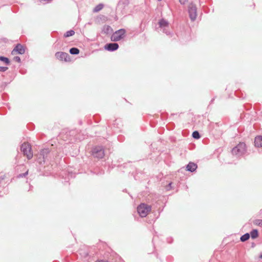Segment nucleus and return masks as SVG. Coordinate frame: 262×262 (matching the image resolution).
I'll return each instance as SVG.
<instances>
[{"label": "nucleus", "instance_id": "1", "mask_svg": "<svg viewBox=\"0 0 262 262\" xmlns=\"http://www.w3.org/2000/svg\"><path fill=\"white\" fill-rule=\"evenodd\" d=\"M151 206L145 204H141L137 208V211L142 217L147 216L148 213L151 211Z\"/></svg>", "mask_w": 262, "mask_h": 262}, {"label": "nucleus", "instance_id": "2", "mask_svg": "<svg viewBox=\"0 0 262 262\" xmlns=\"http://www.w3.org/2000/svg\"><path fill=\"white\" fill-rule=\"evenodd\" d=\"M126 30L124 29H119L113 33L111 37L112 41H118L125 36Z\"/></svg>", "mask_w": 262, "mask_h": 262}, {"label": "nucleus", "instance_id": "3", "mask_svg": "<svg viewBox=\"0 0 262 262\" xmlns=\"http://www.w3.org/2000/svg\"><path fill=\"white\" fill-rule=\"evenodd\" d=\"M246 151V144L244 143H240L232 150L233 155L237 157L242 156Z\"/></svg>", "mask_w": 262, "mask_h": 262}, {"label": "nucleus", "instance_id": "4", "mask_svg": "<svg viewBox=\"0 0 262 262\" xmlns=\"http://www.w3.org/2000/svg\"><path fill=\"white\" fill-rule=\"evenodd\" d=\"M21 150L28 159H31L32 158L33 152L32 151L31 146L29 144L26 143H23L21 146Z\"/></svg>", "mask_w": 262, "mask_h": 262}, {"label": "nucleus", "instance_id": "5", "mask_svg": "<svg viewBox=\"0 0 262 262\" xmlns=\"http://www.w3.org/2000/svg\"><path fill=\"white\" fill-rule=\"evenodd\" d=\"M197 9L196 6L191 3L188 6V13L189 15V17L192 21H194L197 16Z\"/></svg>", "mask_w": 262, "mask_h": 262}, {"label": "nucleus", "instance_id": "6", "mask_svg": "<svg viewBox=\"0 0 262 262\" xmlns=\"http://www.w3.org/2000/svg\"><path fill=\"white\" fill-rule=\"evenodd\" d=\"M93 155L94 157L101 159L104 156V150L101 146L96 147L93 149Z\"/></svg>", "mask_w": 262, "mask_h": 262}, {"label": "nucleus", "instance_id": "7", "mask_svg": "<svg viewBox=\"0 0 262 262\" xmlns=\"http://www.w3.org/2000/svg\"><path fill=\"white\" fill-rule=\"evenodd\" d=\"M55 56L57 59L61 61L64 60L65 61H69L70 60L69 55L68 53L63 52H58L56 53Z\"/></svg>", "mask_w": 262, "mask_h": 262}, {"label": "nucleus", "instance_id": "8", "mask_svg": "<svg viewBox=\"0 0 262 262\" xmlns=\"http://www.w3.org/2000/svg\"><path fill=\"white\" fill-rule=\"evenodd\" d=\"M159 25L160 27L163 29V32L167 35L169 34V32L167 31V29L169 28V23L166 20L161 19L159 21Z\"/></svg>", "mask_w": 262, "mask_h": 262}, {"label": "nucleus", "instance_id": "9", "mask_svg": "<svg viewBox=\"0 0 262 262\" xmlns=\"http://www.w3.org/2000/svg\"><path fill=\"white\" fill-rule=\"evenodd\" d=\"M119 48V45L117 43H107L104 46V49L109 51H114L117 50Z\"/></svg>", "mask_w": 262, "mask_h": 262}, {"label": "nucleus", "instance_id": "10", "mask_svg": "<svg viewBox=\"0 0 262 262\" xmlns=\"http://www.w3.org/2000/svg\"><path fill=\"white\" fill-rule=\"evenodd\" d=\"M25 50L23 46L20 44H18L13 50L12 54L14 52H17L18 54H23L25 53Z\"/></svg>", "mask_w": 262, "mask_h": 262}, {"label": "nucleus", "instance_id": "11", "mask_svg": "<svg viewBox=\"0 0 262 262\" xmlns=\"http://www.w3.org/2000/svg\"><path fill=\"white\" fill-rule=\"evenodd\" d=\"M197 168V165L192 162H189L186 166V169L187 171L190 172L194 171Z\"/></svg>", "mask_w": 262, "mask_h": 262}, {"label": "nucleus", "instance_id": "12", "mask_svg": "<svg viewBox=\"0 0 262 262\" xmlns=\"http://www.w3.org/2000/svg\"><path fill=\"white\" fill-rule=\"evenodd\" d=\"M113 29L108 25H104L102 29V33L105 34H111L113 32Z\"/></svg>", "mask_w": 262, "mask_h": 262}, {"label": "nucleus", "instance_id": "13", "mask_svg": "<svg viewBox=\"0 0 262 262\" xmlns=\"http://www.w3.org/2000/svg\"><path fill=\"white\" fill-rule=\"evenodd\" d=\"M254 143L255 146L262 147V136L255 137Z\"/></svg>", "mask_w": 262, "mask_h": 262}, {"label": "nucleus", "instance_id": "14", "mask_svg": "<svg viewBox=\"0 0 262 262\" xmlns=\"http://www.w3.org/2000/svg\"><path fill=\"white\" fill-rule=\"evenodd\" d=\"M250 235L251 236L252 239H255L258 237V230L257 229L252 230L250 233Z\"/></svg>", "mask_w": 262, "mask_h": 262}, {"label": "nucleus", "instance_id": "15", "mask_svg": "<svg viewBox=\"0 0 262 262\" xmlns=\"http://www.w3.org/2000/svg\"><path fill=\"white\" fill-rule=\"evenodd\" d=\"M103 7L104 5L102 4H99L94 8L93 12L94 13L98 12L102 10Z\"/></svg>", "mask_w": 262, "mask_h": 262}, {"label": "nucleus", "instance_id": "16", "mask_svg": "<svg viewBox=\"0 0 262 262\" xmlns=\"http://www.w3.org/2000/svg\"><path fill=\"white\" fill-rule=\"evenodd\" d=\"M49 153L48 149H43L41 151L40 155L42 156L43 159H45L47 155Z\"/></svg>", "mask_w": 262, "mask_h": 262}, {"label": "nucleus", "instance_id": "17", "mask_svg": "<svg viewBox=\"0 0 262 262\" xmlns=\"http://www.w3.org/2000/svg\"><path fill=\"white\" fill-rule=\"evenodd\" d=\"M70 53L73 55H77L79 53V50L78 48H72L70 50Z\"/></svg>", "mask_w": 262, "mask_h": 262}, {"label": "nucleus", "instance_id": "18", "mask_svg": "<svg viewBox=\"0 0 262 262\" xmlns=\"http://www.w3.org/2000/svg\"><path fill=\"white\" fill-rule=\"evenodd\" d=\"M249 237H250V234L247 233L241 237V241L242 242H245L247 240H248L249 238Z\"/></svg>", "mask_w": 262, "mask_h": 262}, {"label": "nucleus", "instance_id": "19", "mask_svg": "<svg viewBox=\"0 0 262 262\" xmlns=\"http://www.w3.org/2000/svg\"><path fill=\"white\" fill-rule=\"evenodd\" d=\"M0 61L5 62L7 65H9L10 64L9 59L4 56H0Z\"/></svg>", "mask_w": 262, "mask_h": 262}, {"label": "nucleus", "instance_id": "20", "mask_svg": "<svg viewBox=\"0 0 262 262\" xmlns=\"http://www.w3.org/2000/svg\"><path fill=\"white\" fill-rule=\"evenodd\" d=\"M75 32L73 30H70L67 31L64 35L65 37H68L70 36H72L74 35Z\"/></svg>", "mask_w": 262, "mask_h": 262}, {"label": "nucleus", "instance_id": "21", "mask_svg": "<svg viewBox=\"0 0 262 262\" xmlns=\"http://www.w3.org/2000/svg\"><path fill=\"white\" fill-rule=\"evenodd\" d=\"M253 224L255 225L262 227V220H255L253 221Z\"/></svg>", "mask_w": 262, "mask_h": 262}, {"label": "nucleus", "instance_id": "22", "mask_svg": "<svg viewBox=\"0 0 262 262\" xmlns=\"http://www.w3.org/2000/svg\"><path fill=\"white\" fill-rule=\"evenodd\" d=\"M192 137L194 139H198L200 138V134L198 131H194L192 133Z\"/></svg>", "mask_w": 262, "mask_h": 262}, {"label": "nucleus", "instance_id": "23", "mask_svg": "<svg viewBox=\"0 0 262 262\" xmlns=\"http://www.w3.org/2000/svg\"><path fill=\"white\" fill-rule=\"evenodd\" d=\"M8 67H0V72H5L8 70Z\"/></svg>", "mask_w": 262, "mask_h": 262}, {"label": "nucleus", "instance_id": "24", "mask_svg": "<svg viewBox=\"0 0 262 262\" xmlns=\"http://www.w3.org/2000/svg\"><path fill=\"white\" fill-rule=\"evenodd\" d=\"M28 173V171H26L25 173L19 174L18 176V178H21L26 177Z\"/></svg>", "mask_w": 262, "mask_h": 262}, {"label": "nucleus", "instance_id": "25", "mask_svg": "<svg viewBox=\"0 0 262 262\" xmlns=\"http://www.w3.org/2000/svg\"><path fill=\"white\" fill-rule=\"evenodd\" d=\"M14 60H15L16 61H17V62H20V57H18V56H15V57H14Z\"/></svg>", "mask_w": 262, "mask_h": 262}, {"label": "nucleus", "instance_id": "26", "mask_svg": "<svg viewBox=\"0 0 262 262\" xmlns=\"http://www.w3.org/2000/svg\"><path fill=\"white\" fill-rule=\"evenodd\" d=\"M180 2L182 4H184L187 0H179Z\"/></svg>", "mask_w": 262, "mask_h": 262}, {"label": "nucleus", "instance_id": "27", "mask_svg": "<svg viewBox=\"0 0 262 262\" xmlns=\"http://www.w3.org/2000/svg\"><path fill=\"white\" fill-rule=\"evenodd\" d=\"M88 255V252L83 253V256L84 257H86Z\"/></svg>", "mask_w": 262, "mask_h": 262}, {"label": "nucleus", "instance_id": "28", "mask_svg": "<svg viewBox=\"0 0 262 262\" xmlns=\"http://www.w3.org/2000/svg\"><path fill=\"white\" fill-rule=\"evenodd\" d=\"M96 262H108V261H106V260H98Z\"/></svg>", "mask_w": 262, "mask_h": 262}, {"label": "nucleus", "instance_id": "29", "mask_svg": "<svg viewBox=\"0 0 262 262\" xmlns=\"http://www.w3.org/2000/svg\"><path fill=\"white\" fill-rule=\"evenodd\" d=\"M4 179V178L1 177L0 178V182Z\"/></svg>", "mask_w": 262, "mask_h": 262}, {"label": "nucleus", "instance_id": "30", "mask_svg": "<svg viewBox=\"0 0 262 262\" xmlns=\"http://www.w3.org/2000/svg\"><path fill=\"white\" fill-rule=\"evenodd\" d=\"M259 257H260V258H262V253L260 255Z\"/></svg>", "mask_w": 262, "mask_h": 262}, {"label": "nucleus", "instance_id": "31", "mask_svg": "<svg viewBox=\"0 0 262 262\" xmlns=\"http://www.w3.org/2000/svg\"><path fill=\"white\" fill-rule=\"evenodd\" d=\"M80 251V254L82 255V253L81 252H82V250H81Z\"/></svg>", "mask_w": 262, "mask_h": 262}, {"label": "nucleus", "instance_id": "32", "mask_svg": "<svg viewBox=\"0 0 262 262\" xmlns=\"http://www.w3.org/2000/svg\"><path fill=\"white\" fill-rule=\"evenodd\" d=\"M159 1H161V0H158Z\"/></svg>", "mask_w": 262, "mask_h": 262}]
</instances>
